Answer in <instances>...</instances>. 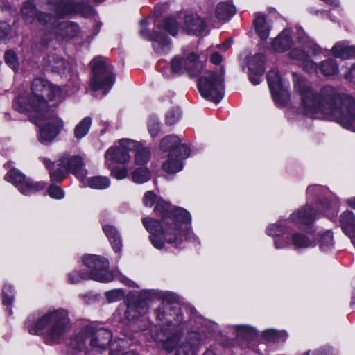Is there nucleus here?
Returning a JSON list of instances; mask_svg holds the SVG:
<instances>
[{"label":"nucleus","instance_id":"obj_1","mask_svg":"<svg viewBox=\"0 0 355 355\" xmlns=\"http://www.w3.org/2000/svg\"><path fill=\"white\" fill-rule=\"evenodd\" d=\"M295 92L300 96V111L318 119L336 121L355 132V100L335 87L324 86L319 93L301 75L293 73Z\"/></svg>","mask_w":355,"mask_h":355},{"label":"nucleus","instance_id":"obj_2","mask_svg":"<svg viewBox=\"0 0 355 355\" xmlns=\"http://www.w3.org/2000/svg\"><path fill=\"white\" fill-rule=\"evenodd\" d=\"M63 99L60 87L46 79L37 78L32 82L31 92L19 96L14 106L20 112H35L33 122L40 128L38 141L49 144L61 132L64 123L62 118L49 112L47 101L52 102L53 105H58Z\"/></svg>","mask_w":355,"mask_h":355},{"label":"nucleus","instance_id":"obj_3","mask_svg":"<svg viewBox=\"0 0 355 355\" xmlns=\"http://www.w3.org/2000/svg\"><path fill=\"white\" fill-rule=\"evenodd\" d=\"M155 202V211L161 215V221L149 217L142 219L144 226L150 233L149 239L153 247L160 250L164 247L165 242L178 247L187 239L197 240L188 227L191 217L187 210L173 207L167 202L157 199L152 191L144 193L143 203L146 207H152Z\"/></svg>","mask_w":355,"mask_h":355},{"label":"nucleus","instance_id":"obj_4","mask_svg":"<svg viewBox=\"0 0 355 355\" xmlns=\"http://www.w3.org/2000/svg\"><path fill=\"white\" fill-rule=\"evenodd\" d=\"M69 322L67 310L51 309L36 319L28 318L26 322V329L32 335H41L45 332L47 341L54 343L63 337Z\"/></svg>","mask_w":355,"mask_h":355},{"label":"nucleus","instance_id":"obj_5","mask_svg":"<svg viewBox=\"0 0 355 355\" xmlns=\"http://www.w3.org/2000/svg\"><path fill=\"white\" fill-rule=\"evenodd\" d=\"M112 334L105 328L93 325L83 327L71 340V346L78 351L89 348L98 351L105 350L112 343Z\"/></svg>","mask_w":355,"mask_h":355},{"label":"nucleus","instance_id":"obj_6","mask_svg":"<svg viewBox=\"0 0 355 355\" xmlns=\"http://www.w3.org/2000/svg\"><path fill=\"white\" fill-rule=\"evenodd\" d=\"M297 40L302 49L299 48L292 49L289 53V57L308 72H315L318 69L317 64L309 57L320 54V48L311 40L303 31H298Z\"/></svg>","mask_w":355,"mask_h":355},{"label":"nucleus","instance_id":"obj_7","mask_svg":"<svg viewBox=\"0 0 355 355\" xmlns=\"http://www.w3.org/2000/svg\"><path fill=\"white\" fill-rule=\"evenodd\" d=\"M224 73L211 71L205 72L198 80V88L205 99L218 103L223 97Z\"/></svg>","mask_w":355,"mask_h":355},{"label":"nucleus","instance_id":"obj_8","mask_svg":"<svg viewBox=\"0 0 355 355\" xmlns=\"http://www.w3.org/2000/svg\"><path fill=\"white\" fill-rule=\"evenodd\" d=\"M153 339L157 343H162V346L168 352H171L176 348V355H196V349L200 344L198 335L193 334L189 338V341L182 343L176 347L179 340V335L177 333H166L161 331L153 335Z\"/></svg>","mask_w":355,"mask_h":355},{"label":"nucleus","instance_id":"obj_9","mask_svg":"<svg viewBox=\"0 0 355 355\" xmlns=\"http://www.w3.org/2000/svg\"><path fill=\"white\" fill-rule=\"evenodd\" d=\"M92 78L90 81L92 89L96 91L103 90L107 93L112 87L115 76L113 73L112 67L107 64L105 58L97 57L92 61Z\"/></svg>","mask_w":355,"mask_h":355},{"label":"nucleus","instance_id":"obj_10","mask_svg":"<svg viewBox=\"0 0 355 355\" xmlns=\"http://www.w3.org/2000/svg\"><path fill=\"white\" fill-rule=\"evenodd\" d=\"M57 171H51V178L53 182H60L67 173H71L80 181L87 175V171L83 168V159L79 155H72L67 153H63L58 159Z\"/></svg>","mask_w":355,"mask_h":355},{"label":"nucleus","instance_id":"obj_11","mask_svg":"<svg viewBox=\"0 0 355 355\" xmlns=\"http://www.w3.org/2000/svg\"><path fill=\"white\" fill-rule=\"evenodd\" d=\"M164 297V293L157 290H146L134 296L127 304L125 317L128 320H134L144 315L148 310V302L155 298Z\"/></svg>","mask_w":355,"mask_h":355},{"label":"nucleus","instance_id":"obj_12","mask_svg":"<svg viewBox=\"0 0 355 355\" xmlns=\"http://www.w3.org/2000/svg\"><path fill=\"white\" fill-rule=\"evenodd\" d=\"M136 145V141L130 139H121L115 144L110 147L105 153V164L108 168L114 163L126 164L130 160V151Z\"/></svg>","mask_w":355,"mask_h":355},{"label":"nucleus","instance_id":"obj_13","mask_svg":"<svg viewBox=\"0 0 355 355\" xmlns=\"http://www.w3.org/2000/svg\"><path fill=\"white\" fill-rule=\"evenodd\" d=\"M83 262L85 266L90 269V272L87 273L89 279L101 282L112 281L114 276L107 270L109 263L105 258L89 254L83 258Z\"/></svg>","mask_w":355,"mask_h":355},{"label":"nucleus","instance_id":"obj_14","mask_svg":"<svg viewBox=\"0 0 355 355\" xmlns=\"http://www.w3.org/2000/svg\"><path fill=\"white\" fill-rule=\"evenodd\" d=\"M38 21L46 28L62 38H73L79 33L78 24L73 22L64 21L58 23L57 19L48 14L40 13L37 15Z\"/></svg>","mask_w":355,"mask_h":355},{"label":"nucleus","instance_id":"obj_15","mask_svg":"<svg viewBox=\"0 0 355 355\" xmlns=\"http://www.w3.org/2000/svg\"><path fill=\"white\" fill-rule=\"evenodd\" d=\"M202 69V63L194 53L175 56L171 62V69L174 73L187 72L191 76H197Z\"/></svg>","mask_w":355,"mask_h":355},{"label":"nucleus","instance_id":"obj_16","mask_svg":"<svg viewBox=\"0 0 355 355\" xmlns=\"http://www.w3.org/2000/svg\"><path fill=\"white\" fill-rule=\"evenodd\" d=\"M5 180L15 185L23 195H31L45 188L44 182H33L16 168L10 169Z\"/></svg>","mask_w":355,"mask_h":355},{"label":"nucleus","instance_id":"obj_17","mask_svg":"<svg viewBox=\"0 0 355 355\" xmlns=\"http://www.w3.org/2000/svg\"><path fill=\"white\" fill-rule=\"evenodd\" d=\"M268 84L273 100L279 107L286 106L290 99L288 84L283 81L277 69H272L268 73Z\"/></svg>","mask_w":355,"mask_h":355},{"label":"nucleus","instance_id":"obj_18","mask_svg":"<svg viewBox=\"0 0 355 355\" xmlns=\"http://www.w3.org/2000/svg\"><path fill=\"white\" fill-rule=\"evenodd\" d=\"M182 28L189 35H200L206 31L207 24L198 13L191 12L184 16Z\"/></svg>","mask_w":355,"mask_h":355},{"label":"nucleus","instance_id":"obj_19","mask_svg":"<svg viewBox=\"0 0 355 355\" xmlns=\"http://www.w3.org/2000/svg\"><path fill=\"white\" fill-rule=\"evenodd\" d=\"M159 148L162 152H168V153L173 151L180 153V156L184 155V157H189L190 154L189 148L182 144L180 137L175 135H170L164 137L160 141Z\"/></svg>","mask_w":355,"mask_h":355},{"label":"nucleus","instance_id":"obj_20","mask_svg":"<svg viewBox=\"0 0 355 355\" xmlns=\"http://www.w3.org/2000/svg\"><path fill=\"white\" fill-rule=\"evenodd\" d=\"M317 214L310 205H305L291 214L288 220L295 225L301 227L312 223Z\"/></svg>","mask_w":355,"mask_h":355},{"label":"nucleus","instance_id":"obj_21","mask_svg":"<svg viewBox=\"0 0 355 355\" xmlns=\"http://www.w3.org/2000/svg\"><path fill=\"white\" fill-rule=\"evenodd\" d=\"M292 44L291 31L286 28L272 40L271 46L275 52L283 53L287 51Z\"/></svg>","mask_w":355,"mask_h":355},{"label":"nucleus","instance_id":"obj_22","mask_svg":"<svg viewBox=\"0 0 355 355\" xmlns=\"http://www.w3.org/2000/svg\"><path fill=\"white\" fill-rule=\"evenodd\" d=\"M140 35L144 38L153 40V48L156 52L164 53L169 49L170 42L166 36L157 33L151 35L150 32L145 29L140 31Z\"/></svg>","mask_w":355,"mask_h":355},{"label":"nucleus","instance_id":"obj_23","mask_svg":"<svg viewBox=\"0 0 355 355\" xmlns=\"http://www.w3.org/2000/svg\"><path fill=\"white\" fill-rule=\"evenodd\" d=\"M187 157H184V155L180 156V153L173 151L168 153L167 159L162 164L163 170L168 173H175L180 171L183 168L182 160Z\"/></svg>","mask_w":355,"mask_h":355},{"label":"nucleus","instance_id":"obj_24","mask_svg":"<svg viewBox=\"0 0 355 355\" xmlns=\"http://www.w3.org/2000/svg\"><path fill=\"white\" fill-rule=\"evenodd\" d=\"M46 67L60 75L70 72L69 64L61 57L55 55H48L45 59Z\"/></svg>","mask_w":355,"mask_h":355},{"label":"nucleus","instance_id":"obj_25","mask_svg":"<svg viewBox=\"0 0 355 355\" xmlns=\"http://www.w3.org/2000/svg\"><path fill=\"white\" fill-rule=\"evenodd\" d=\"M331 53L336 58H352L355 57V46L349 45L347 41L338 42L332 47Z\"/></svg>","mask_w":355,"mask_h":355},{"label":"nucleus","instance_id":"obj_26","mask_svg":"<svg viewBox=\"0 0 355 355\" xmlns=\"http://www.w3.org/2000/svg\"><path fill=\"white\" fill-rule=\"evenodd\" d=\"M103 230L114 251L120 252L122 249V241L116 228L112 225L106 224L103 225Z\"/></svg>","mask_w":355,"mask_h":355},{"label":"nucleus","instance_id":"obj_27","mask_svg":"<svg viewBox=\"0 0 355 355\" xmlns=\"http://www.w3.org/2000/svg\"><path fill=\"white\" fill-rule=\"evenodd\" d=\"M256 33L262 40H266L270 35V23L263 15L257 14L253 21Z\"/></svg>","mask_w":355,"mask_h":355},{"label":"nucleus","instance_id":"obj_28","mask_svg":"<svg viewBox=\"0 0 355 355\" xmlns=\"http://www.w3.org/2000/svg\"><path fill=\"white\" fill-rule=\"evenodd\" d=\"M340 224L347 236L351 238L355 236V216L352 211H347L340 215Z\"/></svg>","mask_w":355,"mask_h":355},{"label":"nucleus","instance_id":"obj_29","mask_svg":"<svg viewBox=\"0 0 355 355\" xmlns=\"http://www.w3.org/2000/svg\"><path fill=\"white\" fill-rule=\"evenodd\" d=\"M132 151H135L134 161L136 165L144 166L150 159L151 151L150 148L137 141H136V145Z\"/></svg>","mask_w":355,"mask_h":355},{"label":"nucleus","instance_id":"obj_30","mask_svg":"<svg viewBox=\"0 0 355 355\" xmlns=\"http://www.w3.org/2000/svg\"><path fill=\"white\" fill-rule=\"evenodd\" d=\"M82 187H89L95 189H105L110 187V180L106 176H94L87 178V175L81 179Z\"/></svg>","mask_w":355,"mask_h":355},{"label":"nucleus","instance_id":"obj_31","mask_svg":"<svg viewBox=\"0 0 355 355\" xmlns=\"http://www.w3.org/2000/svg\"><path fill=\"white\" fill-rule=\"evenodd\" d=\"M265 58L261 53H256L248 58V67L249 72L255 74H263L265 71Z\"/></svg>","mask_w":355,"mask_h":355},{"label":"nucleus","instance_id":"obj_32","mask_svg":"<svg viewBox=\"0 0 355 355\" xmlns=\"http://www.w3.org/2000/svg\"><path fill=\"white\" fill-rule=\"evenodd\" d=\"M51 9L55 10L58 16L64 17L76 11L74 5L69 0H56L51 2Z\"/></svg>","mask_w":355,"mask_h":355},{"label":"nucleus","instance_id":"obj_33","mask_svg":"<svg viewBox=\"0 0 355 355\" xmlns=\"http://www.w3.org/2000/svg\"><path fill=\"white\" fill-rule=\"evenodd\" d=\"M318 243L320 249L322 252L331 251L334 246V235L331 230H326L318 234Z\"/></svg>","mask_w":355,"mask_h":355},{"label":"nucleus","instance_id":"obj_34","mask_svg":"<svg viewBox=\"0 0 355 355\" xmlns=\"http://www.w3.org/2000/svg\"><path fill=\"white\" fill-rule=\"evenodd\" d=\"M292 245L295 250L302 248H313L316 245V243L309 239L307 236L295 232L291 236Z\"/></svg>","mask_w":355,"mask_h":355},{"label":"nucleus","instance_id":"obj_35","mask_svg":"<svg viewBox=\"0 0 355 355\" xmlns=\"http://www.w3.org/2000/svg\"><path fill=\"white\" fill-rule=\"evenodd\" d=\"M234 7L226 2L219 3L215 9V16L218 20L227 21L235 13Z\"/></svg>","mask_w":355,"mask_h":355},{"label":"nucleus","instance_id":"obj_36","mask_svg":"<svg viewBox=\"0 0 355 355\" xmlns=\"http://www.w3.org/2000/svg\"><path fill=\"white\" fill-rule=\"evenodd\" d=\"M92 119L89 116L83 118L73 129V135L77 140L84 138L89 132Z\"/></svg>","mask_w":355,"mask_h":355},{"label":"nucleus","instance_id":"obj_37","mask_svg":"<svg viewBox=\"0 0 355 355\" xmlns=\"http://www.w3.org/2000/svg\"><path fill=\"white\" fill-rule=\"evenodd\" d=\"M289 227L286 221H279L277 223L270 225L266 229V234L276 239L278 236H284L288 231Z\"/></svg>","mask_w":355,"mask_h":355},{"label":"nucleus","instance_id":"obj_38","mask_svg":"<svg viewBox=\"0 0 355 355\" xmlns=\"http://www.w3.org/2000/svg\"><path fill=\"white\" fill-rule=\"evenodd\" d=\"M262 336L266 340L271 342L285 341L288 336L285 331H277L273 329L263 331Z\"/></svg>","mask_w":355,"mask_h":355},{"label":"nucleus","instance_id":"obj_39","mask_svg":"<svg viewBox=\"0 0 355 355\" xmlns=\"http://www.w3.org/2000/svg\"><path fill=\"white\" fill-rule=\"evenodd\" d=\"M21 12L24 21L27 24H31L34 21L36 12L35 5L32 1L28 0L24 3L21 8Z\"/></svg>","mask_w":355,"mask_h":355},{"label":"nucleus","instance_id":"obj_40","mask_svg":"<svg viewBox=\"0 0 355 355\" xmlns=\"http://www.w3.org/2000/svg\"><path fill=\"white\" fill-rule=\"evenodd\" d=\"M320 70L324 76H330L338 73V66L334 60L328 59L320 64Z\"/></svg>","mask_w":355,"mask_h":355},{"label":"nucleus","instance_id":"obj_41","mask_svg":"<svg viewBox=\"0 0 355 355\" xmlns=\"http://www.w3.org/2000/svg\"><path fill=\"white\" fill-rule=\"evenodd\" d=\"M133 182L137 184H143L150 179V172L147 168H139L132 173Z\"/></svg>","mask_w":355,"mask_h":355},{"label":"nucleus","instance_id":"obj_42","mask_svg":"<svg viewBox=\"0 0 355 355\" xmlns=\"http://www.w3.org/2000/svg\"><path fill=\"white\" fill-rule=\"evenodd\" d=\"M162 28L171 35H176L178 33V24L174 18H166L162 24Z\"/></svg>","mask_w":355,"mask_h":355},{"label":"nucleus","instance_id":"obj_43","mask_svg":"<svg viewBox=\"0 0 355 355\" xmlns=\"http://www.w3.org/2000/svg\"><path fill=\"white\" fill-rule=\"evenodd\" d=\"M234 331L239 337L250 338L255 334L253 328L245 325H236L234 327Z\"/></svg>","mask_w":355,"mask_h":355},{"label":"nucleus","instance_id":"obj_44","mask_svg":"<svg viewBox=\"0 0 355 355\" xmlns=\"http://www.w3.org/2000/svg\"><path fill=\"white\" fill-rule=\"evenodd\" d=\"M148 130L153 138L158 136L161 130L160 122L155 116H151L148 122Z\"/></svg>","mask_w":355,"mask_h":355},{"label":"nucleus","instance_id":"obj_45","mask_svg":"<svg viewBox=\"0 0 355 355\" xmlns=\"http://www.w3.org/2000/svg\"><path fill=\"white\" fill-rule=\"evenodd\" d=\"M292 245L291 238L288 236H278L274 239V246L276 249L281 250L289 248Z\"/></svg>","mask_w":355,"mask_h":355},{"label":"nucleus","instance_id":"obj_46","mask_svg":"<svg viewBox=\"0 0 355 355\" xmlns=\"http://www.w3.org/2000/svg\"><path fill=\"white\" fill-rule=\"evenodd\" d=\"M13 300V289L9 284H5L3 288V304L5 306L11 305Z\"/></svg>","mask_w":355,"mask_h":355},{"label":"nucleus","instance_id":"obj_47","mask_svg":"<svg viewBox=\"0 0 355 355\" xmlns=\"http://www.w3.org/2000/svg\"><path fill=\"white\" fill-rule=\"evenodd\" d=\"M87 272H72L68 275L69 282L71 284H77L82 280L88 279Z\"/></svg>","mask_w":355,"mask_h":355},{"label":"nucleus","instance_id":"obj_48","mask_svg":"<svg viewBox=\"0 0 355 355\" xmlns=\"http://www.w3.org/2000/svg\"><path fill=\"white\" fill-rule=\"evenodd\" d=\"M6 63L12 69L16 70L18 66L16 53L12 51H8L5 53Z\"/></svg>","mask_w":355,"mask_h":355},{"label":"nucleus","instance_id":"obj_49","mask_svg":"<svg viewBox=\"0 0 355 355\" xmlns=\"http://www.w3.org/2000/svg\"><path fill=\"white\" fill-rule=\"evenodd\" d=\"M124 295L125 293L122 290L116 289L108 291L106 293V297L109 302H114L123 299Z\"/></svg>","mask_w":355,"mask_h":355},{"label":"nucleus","instance_id":"obj_50","mask_svg":"<svg viewBox=\"0 0 355 355\" xmlns=\"http://www.w3.org/2000/svg\"><path fill=\"white\" fill-rule=\"evenodd\" d=\"M48 193L50 197L60 200L64 197V191L58 186L51 185L49 187Z\"/></svg>","mask_w":355,"mask_h":355},{"label":"nucleus","instance_id":"obj_51","mask_svg":"<svg viewBox=\"0 0 355 355\" xmlns=\"http://www.w3.org/2000/svg\"><path fill=\"white\" fill-rule=\"evenodd\" d=\"M110 170L111 175L117 180H123L128 175V171L126 168H114L111 166Z\"/></svg>","mask_w":355,"mask_h":355},{"label":"nucleus","instance_id":"obj_52","mask_svg":"<svg viewBox=\"0 0 355 355\" xmlns=\"http://www.w3.org/2000/svg\"><path fill=\"white\" fill-rule=\"evenodd\" d=\"M180 118V111L179 109H174L169 111L166 116V121L168 125H173Z\"/></svg>","mask_w":355,"mask_h":355},{"label":"nucleus","instance_id":"obj_53","mask_svg":"<svg viewBox=\"0 0 355 355\" xmlns=\"http://www.w3.org/2000/svg\"><path fill=\"white\" fill-rule=\"evenodd\" d=\"M10 31V26L4 21H0V40L4 39L9 34Z\"/></svg>","mask_w":355,"mask_h":355},{"label":"nucleus","instance_id":"obj_54","mask_svg":"<svg viewBox=\"0 0 355 355\" xmlns=\"http://www.w3.org/2000/svg\"><path fill=\"white\" fill-rule=\"evenodd\" d=\"M248 76H249V80L252 85H257L260 83L261 76H262V74H255V73H252L249 72Z\"/></svg>","mask_w":355,"mask_h":355},{"label":"nucleus","instance_id":"obj_55","mask_svg":"<svg viewBox=\"0 0 355 355\" xmlns=\"http://www.w3.org/2000/svg\"><path fill=\"white\" fill-rule=\"evenodd\" d=\"M222 61V56L218 53L214 52L211 56V62L215 64H218Z\"/></svg>","mask_w":355,"mask_h":355},{"label":"nucleus","instance_id":"obj_56","mask_svg":"<svg viewBox=\"0 0 355 355\" xmlns=\"http://www.w3.org/2000/svg\"><path fill=\"white\" fill-rule=\"evenodd\" d=\"M321 188L318 186V185H313V186H310L307 188V193L309 195L310 194H315V193H317V192Z\"/></svg>","mask_w":355,"mask_h":355},{"label":"nucleus","instance_id":"obj_57","mask_svg":"<svg viewBox=\"0 0 355 355\" xmlns=\"http://www.w3.org/2000/svg\"><path fill=\"white\" fill-rule=\"evenodd\" d=\"M155 314L157 315V318L159 320H162L164 319V310L162 309V308H159L158 309H157L155 311Z\"/></svg>","mask_w":355,"mask_h":355},{"label":"nucleus","instance_id":"obj_58","mask_svg":"<svg viewBox=\"0 0 355 355\" xmlns=\"http://www.w3.org/2000/svg\"><path fill=\"white\" fill-rule=\"evenodd\" d=\"M346 77L351 80L355 78V64L352 66L349 73L346 74Z\"/></svg>","mask_w":355,"mask_h":355},{"label":"nucleus","instance_id":"obj_59","mask_svg":"<svg viewBox=\"0 0 355 355\" xmlns=\"http://www.w3.org/2000/svg\"><path fill=\"white\" fill-rule=\"evenodd\" d=\"M329 207L330 205L328 200H327V202L321 203V209L323 213H326V211L329 209Z\"/></svg>","mask_w":355,"mask_h":355},{"label":"nucleus","instance_id":"obj_60","mask_svg":"<svg viewBox=\"0 0 355 355\" xmlns=\"http://www.w3.org/2000/svg\"><path fill=\"white\" fill-rule=\"evenodd\" d=\"M347 202L349 205V206H350L353 209H355V197L348 198Z\"/></svg>","mask_w":355,"mask_h":355},{"label":"nucleus","instance_id":"obj_61","mask_svg":"<svg viewBox=\"0 0 355 355\" xmlns=\"http://www.w3.org/2000/svg\"><path fill=\"white\" fill-rule=\"evenodd\" d=\"M110 355H117L114 352V350L112 349L111 350V352H110ZM121 355H139L137 353L133 352V351H131V352H124L123 354H121Z\"/></svg>","mask_w":355,"mask_h":355},{"label":"nucleus","instance_id":"obj_62","mask_svg":"<svg viewBox=\"0 0 355 355\" xmlns=\"http://www.w3.org/2000/svg\"><path fill=\"white\" fill-rule=\"evenodd\" d=\"M230 45H231L230 42H225L224 44H222L219 45L218 47L222 51H225L228 47L230 46Z\"/></svg>","mask_w":355,"mask_h":355},{"label":"nucleus","instance_id":"obj_63","mask_svg":"<svg viewBox=\"0 0 355 355\" xmlns=\"http://www.w3.org/2000/svg\"><path fill=\"white\" fill-rule=\"evenodd\" d=\"M43 162H44V164L46 165V166L47 168H49L50 170H51V166L54 165V164L53 162H51L50 160L46 159H44Z\"/></svg>","mask_w":355,"mask_h":355},{"label":"nucleus","instance_id":"obj_64","mask_svg":"<svg viewBox=\"0 0 355 355\" xmlns=\"http://www.w3.org/2000/svg\"><path fill=\"white\" fill-rule=\"evenodd\" d=\"M329 351L328 352H321L320 350H318L316 352H313L311 355H329Z\"/></svg>","mask_w":355,"mask_h":355}]
</instances>
